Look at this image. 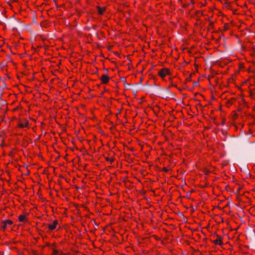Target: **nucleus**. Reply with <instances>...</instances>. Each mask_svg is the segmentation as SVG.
Here are the masks:
<instances>
[{
  "label": "nucleus",
  "instance_id": "nucleus-1",
  "mask_svg": "<svg viewBox=\"0 0 255 255\" xmlns=\"http://www.w3.org/2000/svg\"><path fill=\"white\" fill-rule=\"evenodd\" d=\"M12 223L13 222L9 220L2 221L0 224V227L3 230H5L8 227L9 225H12Z\"/></svg>",
  "mask_w": 255,
  "mask_h": 255
},
{
  "label": "nucleus",
  "instance_id": "nucleus-2",
  "mask_svg": "<svg viewBox=\"0 0 255 255\" xmlns=\"http://www.w3.org/2000/svg\"><path fill=\"white\" fill-rule=\"evenodd\" d=\"M160 94L163 98L169 97V95H170L169 89L165 88L164 89H163L161 92Z\"/></svg>",
  "mask_w": 255,
  "mask_h": 255
},
{
  "label": "nucleus",
  "instance_id": "nucleus-3",
  "mask_svg": "<svg viewBox=\"0 0 255 255\" xmlns=\"http://www.w3.org/2000/svg\"><path fill=\"white\" fill-rule=\"evenodd\" d=\"M169 73V70L166 68L162 69L159 72V75L162 77H164L165 75Z\"/></svg>",
  "mask_w": 255,
  "mask_h": 255
},
{
  "label": "nucleus",
  "instance_id": "nucleus-4",
  "mask_svg": "<svg viewBox=\"0 0 255 255\" xmlns=\"http://www.w3.org/2000/svg\"><path fill=\"white\" fill-rule=\"evenodd\" d=\"M100 79L102 80V83L103 84H107L108 83V81L110 79V77H108L107 75L104 74L102 76V77L100 78Z\"/></svg>",
  "mask_w": 255,
  "mask_h": 255
},
{
  "label": "nucleus",
  "instance_id": "nucleus-5",
  "mask_svg": "<svg viewBox=\"0 0 255 255\" xmlns=\"http://www.w3.org/2000/svg\"><path fill=\"white\" fill-rule=\"evenodd\" d=\"M57 224H58L57 221L55 220L54 221V222L53 223V224H50L48 225V228H49L50 230H54L56 228Z\"/></svg>",
  "mask_w": 255,
  "mask_h": 255
},
{
  "label": "nucleus",
  "instance_id": "nucleus-6",
  "mask_svg": "<svg viewBox=\"0 0 255 255\" xmlns=\"http://www.w3.org/2000/svg\"><path fill=\"white\" fill-rule=\"evenodd\" d=\"M214 243L216 245H223V243L221 240V238L219 237L218 239L213 241Z\"/></svg>",
  "mask_w": 255,
  "mask_h": 255
},
{
  "label": "nucleus",
  "instance_id": "nucleus-7",
  "mask_svg": "<svg viewBox=\"0 0 255 255\" xmlns=\"http://www.w3.org/2000/svg\"><path fill=\"white\" fill-rule=\"evenodd\" d=\"M28 124V122L26 121L24 122V123H19L18 124V126L21 128H23L24 127H26L27 126Z\"/></svg>",
  "mask_w": 255,
  "mask_h": 255
},
{
  "label": "nucleus",
  "instance_id": "nucleus-8",
  "mask_svg": "<svg viewBox=\"0 0 255 255\" xmlns=\"http://www.w3.org/2000/svg\"><path fill=\"white\" fill-rule=\"evenodd\" d=\"M26 217L23 215H20L18 217V220L20 222H23L25 220Z\"/></svg>",
  "mask_w": 255,
  "mask_h": 255
},
{
  "label": "nucleus",
  "instance_id": "nucleus-9",
  "mask_svg": "<svg viewBox=\"0 0 255 255\" xmlns=\"http://www.w3.org/2000/svg\"><path fill=\"white\" fill-rule=\"evenodd\" d=\"M98 13L100 14H102L105 10V7L101 8L100 7H98Z\"/></svg>",
  "mask_w": 255,
  "mask_h": 255
},
{
  "label": "nucleus",
  "instance_id": "nucleus-10",
  "mask_svg": "<svg viewBox=\"0 0 255 255\" xmlns=\"http://www.w3.org/2000/svg\"><path fill=\"white\" fill-rule=\"evenodd\" d=\"M140 84H141V81L139 82V83L132 84H131L130 86L132 87H133V88H135V87H136L137 86L140 85Z\"/></svg>",
  "mask_w": 255,
  "mask_h": 255
},
{
  "label": "nucleus",
  "instance_id": "nucleus-11",
  "mask_svg": "<svg viewBox=\"0 0 255 255\" xmlns=\"http://www.w3.org/2000/svg\"><path fill=\"white\" fill-rule=\"evenodd\" d=\"M106 160H107V161H110L111 162H112V161H114V160H113V159H111V158H109V157H106Z\"/></svg>",
  "mask_w": 255,
  "mask_h": 255
},
{
  "label": "nucleus",
  "instance_id": "nucleus-12",
  "mask_svg": "<svg viewBox=\"0 0 255 255\" xmlns=\"http://www.w3.org/2000/svg\"><path fill=\"white\" fill-rule=\"evenodd\" d=\"M244 172L246 173H249V169L246 167H245Z\"/></svg>",
  "mask_w": 255,
  "mask_h": 255
},
{
  "label": "nucleus",
  "instance_id": "nucleus-13",
  "mask_svg": "<svg viewBox=\"0 0 255 255\" xmlns=\"http://www.w3.org/2000/svg\"><path fill=\"white\" fill-rule=\"evenodd\" d=\"M198 84H199L198 82H194V86H197L198 85Z\"/></svg>",
  "mask_w": 255,
  "mask_h": 255
},
{
  "label": "nucleus",
  "instance_id": "nucleus-14",
  "mask_svg": "<svg viewBox=\"0 0 255 255\" xmlns=\"http://www.w3.org/2000/svg\"><path fill=\"white\" fill-rule=\"evenodd\" d=\"M6 87V85L5 84H4L3 85V86L2 87H0V90H3L4 88H5Z\"/></svg>",
  "mask_w": 255,
  "mask_h": 255
},
{
  "label": "nucleus",
  "instance_id": "nucleus-15",
  "mask_svg": "<svg viewBox=\"0 0 255 255\" xmlns=\"http://www.w3.org/2000/svg\"><path fill=\"white\" fill-rule=\"evenodd\" d=\"M163 170L165 171H167L168 170V168L167 167H164L163 168Z\"/></svg>",
  "mask_w": 255,
  "mask_h": 255
},
{
  "label": "nucleus",
  "instance_id": "nucleus-16",
  "mask_svg": "<svg viewBox=\"0 0 255 255\" xmlns=\"http://www.w3.org/2000/svg\"><path fill=\"white\" fill-rule=\"evenodd\" d=\"M1 101H2V104H5V102L4 100H1Z\"/></svg>",
  "mask_w": 255,
  "mask_h": 255
},
{
  "label": "nucleus",
  "instance_id": "nucleus-17",
  "mask_svg": "<svg viewBox=\"0 0 255 255\" xmlns=\"http://www.w3.org/2000/svg\"><path fill=\"white\" fill-rule=\"evenodd\" d=\"M225 30H227V27H226V25L225 26Z\"/></svg>",
  "mask_w": 255,
  "mask_h": 255
},
{
  "label": "nucleus",
  "instance_id": "nucleus-18",
  "mask_svg": "<svg viewBox=\"0 0 255 255\" xmlns=\"http://www.w3.org/2000/svg\"><path fill=\"white\" fill-rule=\"evenodd\" d=\"M1 96H2V93H0V98H1Z\"/></svg>",
  "mask_w": 255,
  "mask_h": 255
},
{
  "label": "nucleus",
  "instance_id": "nucleus-19",
  "mask_svg": "<svg viewBox=\"0 0 255 255\" xmlns=\"http://www.w3.org/2000/svg\"><path fill=\"white\" fill-rule=\"evenodd\" d=\"M210 24H211V25H213V22H211V23H210Z\"/></svg>",
  "mask_w": 255,
  "mask_h": 255
},
{
  "label": "nucleus",
  "instance_id": "nucleus-20",
  "mask_svg": "<svg viewBox=\"0 0 255 255\" xmlns=\"http://www.w3.org/2000/svg\"><path fill=\"white\" fill-rule=\"evenodd\" d=\"M57 251H55V254H57Z\"/></svg>",
  "mask_w": 255,
  "mask_h": 255
}]
</instances>
